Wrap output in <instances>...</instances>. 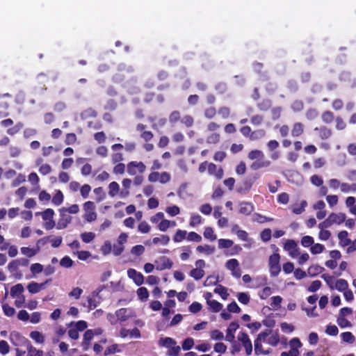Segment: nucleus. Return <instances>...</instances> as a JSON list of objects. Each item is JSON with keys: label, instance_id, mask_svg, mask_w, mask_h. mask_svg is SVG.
I'll return each mask as SVG.
<instances>
[{"label": "nucleus", "instance_id": "aec40b11", "mask_svg": "<svg viewBox=\"0 0 356 356\" xmlns=\"http://www.w3.org/2000/svg\"><path fill=\"white\" fill-rule=\"evenodd\" d=\"M49 282V280L43 283H38L36 282H31L28 284L26 288L28 291L31 294L39 293L45 288V285Z\"/></svg>", "mask_w": 356, "mask_h": 356}, {"label": "nucleus", "instance_id": "2eb2a0df", "mask_svg": "<svg viewBox=\"0 0 356 356\" xmlns=\"http://www.w3.org/2000/svg\"><path fill=\"white\" fill-rule=\"evenodd\" d=\"M156 269L158 270H163L165 269H170L172 267V261L167 257H161L155 261Z\"/></svg>", "mask_w": 356, "mask_h": 356}, {"label": "nucleus", "instance_id": "69168bd1", "mask_svg": "<svg viewBox=\"0 0 356 356\" xmlns=\"http://www.w3.org/2000/svg\"><path fill=\"white\" fill-rule=\"evenodd\" d=\"M218 282V277L216 275H210L207 277L204 282L205 286L215 285Z\"/></svg>", "mask_w": 356, "mask_h": 356}, {"label": "nucleus", "instance_id": "412c9836", "mask_svg": "<svg viewBox=\"0 0 356 356\" xmlns=\"http://www.w3.org/2000/svg\"><path fill=\"white\" fill-rule=\"evenodd\" d=\"M131 180L128 178H124L122 181V189H121V198H125L129 195V189L131 186Z\"/></svg>", "mask_w": 356, "mask_h": 356}, {"label": "nucleus", "instance_id": "6e6552de", "mask_svg": "<svg viewBox=\"0 0 356 356\" xmlns=\"http://www.w3.org/2000/svg\"><path fill=\"white\" fill-rule=\"evenodd\" d=\"M170 175L166 172H152L148 176V180L150 182L159 181L161 184H166L170 181Z\"/></svg>", "mask_w": 356, "mask_h": 356}, {"label": "nucleus", "instance_id": "58836bf2", "mask_svg": "<svg viewBox=\"0 0 356 356\" xmlns=\"http://www.w3.org/2000/svg\"><path fill=\"white\" fill-rule=\"evenodd\" d=\"M214 292L218 294L222 300H227L229 296L227 289L222 285L217 286L214 289Z\"/></svg>", "mask_w": 356, "mask_h": 356}, {"label": "nucleus", "instance_id": "8fccbe9b", "mask_svg": "<svg viewBox=\"0 0 356 356\" xmlns=\"http://www.w3.org/2000/svg\"><path fill=\"white\" fill-rule=\"evenodd\" d=\"M2 309L4 314L8 317L13 316L15 314V309L14 307L10 306L8 304H3Z\"/></svg>", "mask_w": 356, "mask_h": 356}, {"label": "nucleus", "instance_id": "0e129e2a", "mask_svg": "<svg viewBox=\"0 0 356 356\" xmlns=\"http://www.w3.org/2000/svg\"><path fill=\"white\" fill-rule=\"evenodd\" d=\"M264 157V154L259 150H252L248 154V158L251 160H261Z\"/></svg>", "mask_w": 356, "mask_h": 356}, {"label": "nucleus", "instance_id": "13d9d810", "mask_svg": "<svg viewBox=\"0 0 356 356\" xmlns=\"http://www.w3.org/2000/svg\"><path fill=\"white\" fill-rule=\"evenodd\" d=\"M164 217L165 216L163 212H158L150 218V222L159 226V225L161 223V221L163 219Z\"/></svg>", "mask_w": 356, "mask_h": 356}, {"label": "nucleus", "instance_id": "c85d7f7f", "mask_svg": "<svg viewBox=\"0 0 356 356\" xmlns=\"http://www.w3.org/2000/svg\"><path fill=\"white\" fill-rule=\"evenodd\" d=\"M29 336L37 343L42 344L44 343L45 337L39 331H32L30 332Z\"/></svg>", "mask_w": 356, "mask_h": 356}, {"label": "nucleus", "instance_id": "4c0bfd02", "mask_svg": "<svg viewBox=\"0 0 356 356\" xmlns=\"http://www.w3.org/2000/svg\"><path fill=\"white\" fill-rule=\"evenodd\" d=\"M307 206V203L305 200H302L300 204L293 205L292 207V211L293 213L296 214H300L302 213L305 209V207Z\"/></svg>", "mask_w": 356, "mask_h": 356}, {"label": "nucleus", "instance_id": "603ef678", "mask_svg": "<svg viewBox=\"0 0 356 356\" xmlns=\"http://www.w3.org/2000/svg\"><path fill=\"white\" fill-rule=\"evenodd\" d=\"M10 350V345L5 340L0 341V354L2 355H6L9 353Z\"/></svg>", "mask_w": 356, "mask_h": 356}, {"label": "nucleus", "instance_id": "dca6fc26", "mask_svg": "<svg viewBox=\"0 0 356 356\" xmlns=\"http://www.w3.org/2000/svg\"><path fill=\"white\" fill-rule=\"evenodd\" d=\"M325 203L323 200H318L313 204V209L317 211L316 218L318 219L321 220L326 216L327 212L325 210Z\"/></svg>", "mask_w": 356, "mask_h": 356}, {"label": "nucleus", "instance_id": "e2e57ef3", "mask_svg": "<svg viewBox=\"0 0 356 356\" xmlns=\"http://www.w3.org/2000/svg\"><path fill=\"white\" fill-rule=\"evenodd\" d=\"M29 321L33 324L39 323L41 321V313L39 312H34L29 315Z\"/></svg>", "mask_w": 356, "mask_h": 356}, {"label": "nucleus", "instance_id": "09e8293b", "mask_svg": "<svg viewBox=\"0 0 356 356\" xmlns=\"http://www.w3.org/2000/svg\"><path fill=\"white\" fill-rule=\"evenodd\" d=\"M207 305L209 306L210 309H211L213 312H218L222 308V305L215 300L209 301Z\"/></svg>", "mask_w": 356, "mask_h": 356}, {"label": "nucleus", "instance_id": "5701e85b", "mask_svg": "<svg viewBox=\"0 0 356 356\" xmlns=\"http://www.w3.org/2000/svg\"><path fill=\"white\" fill-rule=\"evenodd\" d=\"M196 251L200 254L211 255L214 253L215 248L209 245H200L196 248Z\"/></svg>", "mask_w": 356, "mask_h": 356}, {"label": "nucleus", "instance_id": "f8f14e48", "mask_svg": "<svg viewBox=\"0 0 356 356\" xmlns=\"http://www.w3.org/2000/svg\"><path fill=\"white\" fill-rule=\"evenodd\" d=\"M119 336L122 339H125L128 337H129L130 339H140L141 337V334L140 330L136 327L132 330H128L122 327L120 330Z\"/></svg>", "mask_w": 356, "mask_h": 356}, {"label": "nucleus", "instance_id": "c756f323", "mask_svg": "<svg viewBox=\"0 0 356 356\" xmlns=\"http://www.w3.org/2000/svg\"><path fill=\"white\" fill-rule=\"evenodd\" d=\"M254 209L253 206L249 202H241L239 204V212L244 215L250 214Z\"/></svg>", "mask_w": 356, "mask_h": 356}, {"label": "nucleus", "instance_id": "4d7b16f0", "mask_svg": "<svg viewBox=\"0 0 356 356\" xmlns=\"http://www.w3.org/2000/svg\"><path fill=\"white\" fill-rule=\"evenodd\" d=\"M271 301H272L270 303L271 307L273 308V309L277 310L279 308H280V307H281V302L282 301V298L279 296H273L271 298Z\"/></svg>", "mask_w": 356, "mask_h": 356}, {"label": "nucleus", "instance_id": "3c124183", "mask_svg": "<svg viewBox=\"0 0 356 356\" xmlns=\"http://www.w3.org/2000/svg\"><path fill=\"white\" fill-rule=\"evenodd\" d=\"M145 249L143 245H136L132 247V248L131 250V254L136 257H138V256L142 255L145 252Z\"/></svg>", "mask_w": 356, "mask_h": 356}, {"label": "nucleus", "instance_id": "de8ad7c7", "mask_svg": "<svg viewBox=\"0 0 356 356\" xmlns=\"http://www.w3.org/2000/svg\"><path fill=\"white\" fill-rule=\"evenodd\" d=\"M218 243L220 249H225L231 248L234 242L230 239L220 238L218 241Z\"/></svg>", "mask_w": 356, "mask_h": 356}, {"label": "nucleus", "instance_id": "bf43d9fd", "mask_svg": "<svg viewBox=\"0 0 356 356\" xmlns=\"http://www.w3.org/2000/svg\"><path fill=\"white\" fill-rule=\"evenodd\" d=\"M341 337L344 342L353 343L355 341V337L350 332H346L341 334Z\"/></svg>", "mask_w": 356, "mask_h": 356}, {"label": "nucleus", "instance_id": "473e14b6", "mask_svg": "<svg viewBox=\"0 0 356 356\" xmlns=\"http://www.w3.org/2000/svg\"><path fill=\"white\" fill-rule=\"evenodd\" d=\"M28 263H29L28 261L26 259H22V260L15 259V260H13V261H11L8 264V268L10 270L13 271V270L17 269L20 264H22L24 266H27Z\"/></svg>", "mask_w": 356, "mask_h": 356}, {"label": "nucleus", "instance_id": "6e6d98bb", "mask_svg": "<svg viewBox=\"0 0 356 356\" xmlns=\"http://www.w3.org/2000/svg\"><path fill=\"white\" fill-rule=\"evenodd\" d=\"M326 202H327L330 208L336 206L339 201V197L336 195H328L325 197Z\"/></svg>", "mask_w": 356, "mask_h": 356}, {"label": "nucleus", "instance_id": "bb28decb", "mask_svg": "<svg viewBox=\"0 0 356 356\" xmlns=\"http://www.w3.org/2000/svg\"><path fill=\"white\" fill-rule=\"evenodd\" d=\"M209 173L211 175H214L217 179H221L223 177V170L222 168L217 169V167L215 164L210 163L209 165Z\"/></svg>", "mask_w": 356, "mask_h": 356}, {"label": "nucleus", "instance_id": "20e7f679", "mask_svg": "<svg viewBox=\"0 0 356 356\" xmlns=\"http://www.w3.org/2000/svg\"><path fill=\"white\" fill-rule=\"evenodd\" d=\"M36 216H40L44 221L43 227L47 229H52L56 226L54 220V211L52 209H47L43 211L37 212Z\"/></svg>", "mask_w": 356, "mask_h": 356}, {"label": "nucleus", "instance_id": "9b49d317", "mask_svg": "<svg viewBox=\"0 0 356 356\" xmlns=\"http://www.w3.org/2000/svg\"><path fill=\"white\" fill-rule=\"evenodd\" d=\"M225 267L232 272V275L235 277H240L241 275L239 268V263L236 259H229L226 264Z\"/></svg>", "mask_w": 356, "mask_h": 356}, {"label": "nucleus", "instance_id": "e433bc0d", "mask_svg": "<svg viewBox=\"0 0 356 356\" xmlns=\"http://www.w3.org/2000/svg\"><path fill=\"white\" fill-rule=\"evenodd\" d=\"M203 236L205 238L213 241L217 238L216 235L214 234L213 229L210 227H207L204 229Z\"/></svg>", "mask_w": 356, "mask_h": 356}, {"label": "nucleus", "instance_id": "cd10ccee", "mask_svg": "<svg viewBox=\"0 0 356 356\" xmlns=\"http://www.w3.org/2000/svg\"><path fill=\"white\" fill-rule=\"evenodd\" d=\"M24 288L22 284H17L13 286L10 289V296L15 298L23 295Z\"/></svg>", "mask_w": 356, "mask_h": 356}, {"label": "nucleus", "instance_id": "37998d69", "mask_svg": "<svg viewBox=\"0 0 356 356\" xmlns=\"http://www.w3.org/2000/svg\"><path fill=\"white\" fill-rule=\"evenodd\" d=\"M281 330L286 334H291L295 330V326L292 323L282 322L280 323Z\"/></svg>", "mask_w": 356, "mask_h": 356}, {"label": "nucleus", "instance_id": "a878e982", "mask_svg": "<svg viewBox=\"0 0 356 356\" xmlns=\"http://www.w3.org/2000/svg\"><path fill=\"white\" fill-rule=\"evenodd\" d=\"M39 248H31V247H22L20 248L21 253L27 257H33L38 254L39 252Z\"/></svg>", "mask_w": 356, "mask_h": 356}, {"label": "nucleus", "instance_id": "0eeeda50", "mask_svg": "<svg viewBox=\"0 0 356 356\" xmlns=\"http://www.w3.org/2000/svg\"><path fill=\"white\" fill-rule=\"evenodd\" d=\"M237 339L244 347L246 355L250 356L252 353V344L248 334L243 332H240L238 334Z\"/></svg>", "mask_w": 356, "mask_h": 356}, {"label": "nucleus", "instance_id": "338daca9", "mask_svg": "<svg viewBox=\"0 0 356 356\" xmlns=\"http://www.w3.org/2000/svg\"><path fill=\"white\" fill-rule=\"evenodd\" d=\"M187 240L199 243L202 241V236L196 232H188Z\"/></svg>", "mask_w": 356, "mask_h": 356}, {"label": "nucleus", "instance_id": "7ed1b4c3", "mask_svg": "<svg viewBox=\"0 0 356 356\" xmlns=\"http://www.w3.org/2000/svg\"><path fill=\"white\" fill-rule=\"evenodd\" d=\"M346 219V216L343 213H331L324 221L320 223V227H329L332 225H341L345 222Z\"/></svg>", "mask_w": 356, "mask_h": 356}, {"label": "nucleus", "instance_id": "79ce46f5", "mask_svg": "<svg viewBox=\"0 0 356 356\" xmlns=\"http://www.w3.org/2000/svg\"><path fill=\"white\" fill-rule=\"evenodd\" d=\"M169 241H170V238L167 235H161L160 236L154 237L152 239V242L155 245L161 244V245H165L168 244Z\"/></svg>", "mask_w": 356, "mask_h": 356}, {"label": "nucleus", "instance_id": "9d476101", "mask_svg": "<svg viewBox=\"0 0 356 356\" xmlns=\"http://www.w3.org/2000/svg\"><path fill=\"white\" fill-rule=\"evenodd\" d=\"M59 213L60 218L57 222L56 228L58 229H64L67 227L69 224L71 222L72 217L65 213V210L64 209H60Z\"/></svg>", "mask_w": 356, "mask_h": 356}, {"label": "nucleus", "instance_id": "774afa93", "mask_svg": "<svg viewBox=\"0 0 356 356\" xmlns=\"http://www.w3.org/2000/svg\"><path fill=\"white\" fill-rule=\"evenodd\" d=\"M27 356H43V351L36 349L31 346L28 349Z\"/></svg>", "mask_w": 356, "mask_h": 356}, {"label": "nucleus", "instance_id": "052dcab7", "mask_svg": "<svg viewBox=\"0 0 356 356\" xmlns=\"http://www.w3.org/2000/svg\"><path fill=\"white\" fill-rule=\"evenodd\" d=\"M324 250L325 247L323 245L320 243H315L311 247L310 252L313 254H318L323 252Z\"/></svg>", "mask_w": 356, "mask_h": 356}, {"label": "nucleus", "instance_id": "c9c22d12", "mask_svg": "<svg viewBox=\"0 0 356 356\" xmlns=\"http://www.w3.org/2000/svg\"><path fill=\"white\" fill-rule=\"evenodd\" d=\"M93 193L95 195V200L97 202L103 201L106 197V194L102 187H98L93 190Z\"/></svg>", "mask_w": 356, "mask_h": 356}, {"label": "nucleus", "instance_id": "a18cd8bd", "mask_svg": "<svg viewBox=\"0 0 356 356\" xmlns=\"http://www.w3.org/2000/svg\"><path fill=\"white\" fill-rule=\"evenodd\" d=\"M137 296L141 301H146L149 298V292L145 287H140L138 289Z\"/></svg>", "mask_w": 356, "mask_h": 356}, {"label": "nucleus", "instance_id": "72a5a7b5", "mask_svg": "<svg viewBox=\"0 0 356 356\" xmlns=\"http://www.w3.org/2000/svg\"><path fill=\"white\" fill-rule=\"evenodd\" d=\"M165 211L170 217L176 216L181 213L180 208L177 205H169L165 208Z\"/></svg>", "mask_w": 356, "mask_h": 356}, {"label": "nucleus", "instance_id": "ea45409f", "mask_svg": "<svg viewBox=\"0 0 356 356\" xmlns=\"http://www.w3.org/2000/svg\"><path fill=\"white\" fill-rule=\"evenodd\" d=\"M338 238L342 246H347L350 243V240L348 238V232L341 231L338 234Z\"/></svg>", "mask_w": 356, "mask_h": 356}, {"label": "nucleus", "instance_id": "a211bd4d", "mask_svg": "<svg viewBox=\"0 0 356 356\" xmlns=\"http://www.w3.org/2000/svg\"><path fill=\"white\" fill-rule=\"evenodd\" d=\"M291 355L293 356H299V349L302 347V343L297 337H294L289 341Z\"/></svg>", "mask_w": 356, "mask_h": 356}, {"label": "nucleus", "instance_id": "7c9ffc66", "mask_svg": "<svg viewBox=\"0 0 356 356\" xmlns=\"http://www.w3.org/2000/svg\"><path fill=\"white\" fill-rule=\"evenodd\" d=\"M188 232L186 230L177 229L173 236V241L175 243H180L184 239H187Z\"/></svg>", "mask_w": 356, "mask_h": 356}, {"label": "nucleus", "instance_id": "f704fd0d", "mask_svg": "<svg viewBox=\"0 0 356 356\" xmlns=\"http://www.w3.org/2000/svg\"><path fill=\"white\" fill-rule=\"evenodd\" d=\"M0 249L1 250L8 249V254L10 257H15L18 254V249H17V246L13 245H10L8 244H5Z\"/></svg>", "mask_w": 356, "mask_h": 356}, {"label": "nucleus", "instance_id": "c03bdc74", "mask_svg": "<svg viewBox=\"0 0 356 356\" xmlns=\"http://www.w3.org/2000/svg\"><path fill=\"white\" fill-rule=\"evenodd\" d=\"M318 228L320 229V232L318 233V238L321 241H327L331 236V233L330 231L326 230L327 227H320V223L318 224Z\"/></svg>", "mask_w": 356, "mask_h": 356}, {"label": "nucleus", "instance_id": "1a4fd4ad", "mask_svg": "<svg viewBox=\"0 0 356 356\" xmlns=\"http://www.w3.org/2000/svg\"><path fill=\"white\" fill-rule=\"evenodd\" d=\"M283 248L292 258H295L300 254L298 243L293 240H286Z\"/></svg>", "mask_w": 356, "mask_h": 356}, {"label": "nucleus", "instance_id": "a19ab883", "mask_svg": "<svg viewBox=\"0 0 356 356\" xmlns=\"http://www.w3.org/2000/svg\"><path fill=\"white\" fill-rule=\"evenodd\" d=\"M80 237L85 243H89L95 238V234L92 232H86L81 234Z\"/></svg>", "mask_w": 356, "mask_h": 356}, {"label": "nucleus", "instance_id": "5fc2aeb1", "mask_svg": "<svg viewBox=\"0 0 356 356\" xmlns=\"http://www.w3.org/2000/svg\"><path fill=\"white\" fill-rule=\"evenodd\" d=\"M82 293H83L82 289H81L79 287H74L69 293L68 296L70 298H74L75 300H78L81 297Z\"/></svg>", "mask_w": 356, "mask_h": 356}, {"label": "nucleus", "instance_id": "423d86ee", "mask_svg": "<svg viewBox=\"0 0 356 356\" xmlns=\"http://www.w3.org/2000/svg\"><path fill=\"white\" fill-rule=\"evenodd\" d=\"M127 170L131 176L140 175L145 172L146 165L142 161H131L127 165Z\"/></svg>", "mask_w": 356, "mask_h": 356}, {"label": "nucleus", "instance_id": "f257e3e1", "mask_svg": "<svg viewBox=\"0 0 356 356\" xmlns=\"http://www.w3.org/2000/svg\"><path fill=\"white\" fill-rule=\"evenodd\" d=\"M275 252L269 256L268 268L270 275L273 277L277 276L281 271L280 266V255L278 253V248L275 245L273 247Z\"/></svg>", "mask_w": 356, "mask_h": 356}, {"label": "nucleus", "instance_id": "39448f33", "mask_svg": "<svg viewBox=\"0 0 356 356\" xmlns=\"http://www.w3.org/2000/svg\"><path fill=\"white\" fill-rule=\"evenodd\" d=\"M95 204L92 201H87L83 204V218L88 222L95 221L97 214L95 212Z\"/></svg>", "mask_w": 356, "mask_h": 356}, {"label": "nucleus", "instance_id": "f3484780", "mask_svg": "<svg viewBox=\"0 0 356 356\" xmlns=\"http://www.w3.org/2000/svg\"><path fill=\"white\" fill-rule=\"evenodd\" d=\"M117 312V318L119 319L120 323L124 322L129 318L134 316V312L126 308H122L116 311Z\"/></svg>", "mask_w": 356, "mask_h": 356}, {"label": "nucleus", "instance_id": "393cba45", "mask_svg": "<svg viewBox=\"0 0 356 356\" xmlns=\"http://www.w3.org/2000/svg\"><path fill=\"white\" fill-rule=\"evenodd\" d=\"M348 288V282L344 279H337L334 281L333 287L332 290L336 289L339 291L343 292V291H346Z\"/></svg>", "mask_w": 356, "mask_h": 356}, {"label": "nucleus", "instance_id": "f03ea898", "mask_svg": "<svg viewBox=\"0 0 356 356\" xmlns=\"http://www.w3.org/2000/svg\"><path fill=\"white\" fill-rule=\"evenodd\" d=\"M158 344L161 347L168 349L167 355L168 356H178L180 352V347L177 345L176 341L171 337H161Z\"/></svg>", "mask_w": 356, "mask_h": 356}, {"label": "nucleus", "instance_id": "b1692460", "mask_svg": "<svg viewBox=\"0 0 356 356\" xmlns=\"http://www.w3.org/2000/svg\"><path fill=\"white\" fill-rule=\"evenodd\" d=\"M94 337V332L92 330H88L83 334L82 346L84 350H87L90 347V341Z\"/></svg>", "mask_w": 356, "mask_h": 356}, {"label": "nucleus", "instance_id": "4be33fe9", "mask_svg": "<svg viewBox=\"0 0 356 356\" xmlns=\"http://www.w3.org/2000/svg\"><path fill=\"white\" fill-rule=\"evenodd\" d=\"M176 225L177 224L175 221L168 220L164 217L159 226H157V228L159 231L164 232L170 227H175Z\"/></svg>", "mask_w": 356, "mask_h": 356}, {"label": "nucleus", "instance_id": "6ab92c4d", "mask_svg": "<svg viewBox=\"0 0 356 356\" xmlns=\"http://www.w3.org/2000/svg\"><path fill=\"white\" fill-rule=\"evenodd\" d=\"M121 189L118 182L111 181L108 186V195L111 197H119L121 198Z\"/></svg>", "mask_w": 356, "mask_h": 356}, {"label": "nucleus", "instance_id": "49530a36", "mask_svg": "<svg viewBox=\"0 0 356 356\" xmlns=\"http://www.w3.org/2000/svg\"><path fill=\"white\" fill-rule=\"evenodd\" d=\"M202 222V217L197 213H193L191 216L189 225L191 227H195L200 225Z\"/></svg>", "mask_w": 356, "mask_h": 356}, {"label": "nucleus", "instance_id": "ddd939ff", "mask_svg": "<svg viewBox=\"0 0 356 356\" xmlns=\"http://www.w3.org/2000/svg\"><path fill=\"white\" fill-rule=\"evenodd\" d=\"M127 276L129 279L132 280L137 286H140L144 282V276L143 274L134 268L128 269Z\"/></svg>", "mask_w": 356, "mask_h": 356}, {"label": "nucleus", "instance_id": "680f3d73", "mask_svg": "<svg viewBox=\"0 0 356 356\" xmlns=\"http://www.w3.org/2000/svg\"><path fill=\"white\" fill-rule=\"evenodd\" d=\"M30 270L33 276L40 273L43 270V266L39 263L33 264L30 267Z\"/></svg>", "mask_w": 356, "mask_h": 356}, {"label": "nucleus", "instance_id": "2f4dec72", "mask_svg": "<svg viewBox=\"0 0 356 356\" xmlns=\"http://www.w3.org/2000/svg\"><path fill=\"white\" fill-rule=\"evenodd\" d=\"M63 200L64 196L63 193L60 190H56L52 197L51 202L54 205L59 206L63 203Z\"/></svg>", "mask_w": 356, "mask_h": 356}, {"label": "nucleus", "instance_id": "4468645a", "mask_svg": "<svg viewBox=\"0 0 356 356\" xmlns=\"http://www.w3.org/2000/svg\"><path fill=\"white\" fill-rule=\"evenodd\" d=\"M128 235L122 233L118 238L117 244L114 245L113 252L115 255H120L124 250V244L127 242Z\"/></svg>", "mask_w": 356, "mask_h": 356}, {"label": "nucleus", "instance_id": "864d4df0", "mask_svg": "<svg viewBox=\"0 0 356 356\" xmlns=\"http://www.w3.org/2000/svg\"><path fill=\"white\" fill-rule=\"evenodd\" d=\"M190 275L195 280H200L204 277V271L203 269L195 268L191 271Z\"/></svg>", "mask_w": 356, "mask_h": 356}]
</instances>
